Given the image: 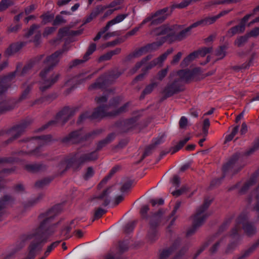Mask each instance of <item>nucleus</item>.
I'll list each match as a JSON object with an SVG mask.
<instances>
[{
  "mask_svg": "<svg viewBox=\"0 0 259 259\" xmlns=\"http://www.w3.org/2000/svg\"><path fill=\"white\" fill-rule=\"evenodd\" d=\"M41 222L38 227L36 228L34 232V237L37 242V244L32 243L30 246V252L40 250L41 248V243L47 241V239L56 231V225H49L52 220L51 217L41 214L40 216Z\"/></svg>",
  "mask_w": 259,
  "mask_h": 259,
  "instance_id": "obj_1",
  "label": "nucleus"
},
{
  "mask_svg": "<svg viewBox=\"0 0 259 259\" xmlns=\"http://www.w3.org/2000/svg\"><path fill=\"white\" fill-rule=\"evenodd\" d=\"M153 36H160V40L149 44L138 51L135 55H141L144 53L158 49L167 39L174 35V30L167 25H162L155 29L151 32Z\"/></svg>",
  "mask_w": 259,
  "mask_h": 259,
  "instance_id": "obj_2",
  "label": "nucleus"
},
{
  "mask_svg": "<svg viewBox=\"0 0 259 259\" xmlns=\"http://www.w3.org/2000/svg\"><path fill=\"white\" fill-rule=\"evenodd\" d=\"M229 12L228 11H224L220 13L219 15L215 16H211L207 17L204 19H202L199 20L192 25H191L189 27L182 30L176 37V39L178 40H181L184 38L188 34V32L190 31V30L198 26H205L207 25H210L214 23L218 18H219L222 16L227 14Z\"/></svg>",
  "mask_w": 259,
  "mask_h": 259,
  "instance_id": "obj_3",
  "label": "nucleus"
},
{
  "mask_svg": "<svg viewBox=\"0 0 259 259\" xmlns=\"http://www.w3.org/2000/svg\"><path fill=\"white\" fill-rule=\"evenodd\" d=\"M127 105H124L120 108L118 111H115L117 108L116 104L112 103L108 106L105 107H99L93 113L92 117L93 118L106 116H114L119 113L122 112L125 110Z\"/></svg>",
  "mask_w": 259,
  "mask_h": 259,
  "instance_id": "obj_4",
  "label": "nucleus"
},
{
  "mask_svg": "<svg viewBox=\"0 0 259 259\" xmlns=\"http://www.w3.org/2000/svg\"><path fill=\"white\" fill-rule=\"evenodd\" d=\"M209 203H205L203 205L199 208L196 211L195 215L193 217L194 228L190 229L187 231V235H190L195 231L196 228L202 224L207 215L205 212V210L208 207Z\"/></svg>",
  "mask_w": 259,
  "mask_h": 259,
  "instance_id": "obj_5",
  "label": "nucleus"
},
{
  "mask_svg": "<svg viewBox=\"0 0 259 259\" xmlns=\"http://www.w3.org/2000/svg\"><path fill=\"white\" fill-rule=\"evenodd\" d=\"M253 14H247L245 16L243 19H242L240 24L232 28L229 31L228 34L230 36H232L236 33H241L243 32L245 30V27L246 26H249L250 25L258 22L259 21V17L256 18V19L253 20L249 23H247L248 20L250 19L251 17L253 16Z\"/></svg>",
  "mask_w": 259,
  "mask_h": 259,
  "instance_id": "obj_6",
  "label": "nucleus"
},
{
  "mask_svg": "<svg viewBox=\"0 0 259 259\" xmlns=\"http://www.w3.org/2000/svg\"><path fill=\"white\" fill-rule=\"evenodd\" d=\"M167 9L161 10L151 16L148 17L141 23V26H143L147 22H150L151 25H156L162 23L168 16Z\"/></svg>",
  "mask_w": 259,
  "mask_h": 259,
  "instance_id": "obj_7",
  "label": "nucleus"
},
{
  "mask_svg": "<svg viewBox=\"0 0 259 259\" xmlns=\"http://www.w3.org/2000/svg\"><path fill=\"white\" fill-rule=\"evenodd\" d=\"M62 51H57L52 55L48 57L45 62L47 65L49 66L50 67L48 69L44 70L41 72L40 76L42 78H45L47 72L53 66L56 65L59 61L60 58L62 54Z\"/></svg>",
  "mask_w": 259,
  "mask_h": 259,
  "instance_id": "obj_8",
  "label": "nucleus"
},
{
  "mask_svg": "<svg viewBox=\"0 0 259 259\" xmlns=\"http://www.w3.org/2000/svg\"><path fill=\"white\" fill-rule=\"evenodd\" d=\"M210 52V49L209 48H204L200 50L199 52L193 53L184 59V60L182 62L181 65L183 66H186L188 65L191 61L194 60L196 58L199 57V56L203 57Z\"/></svg>",
  "mask_w": 259,
  "mask_h": 259,
  "instance_id": "obj_9",
  "label": "nucleus"
},
{
  "mask_svg": "<svg viewBox=\"0 0 259 259\" xmlns=\"http://www.w3.org/2000/svg\"><path fill=\"white\" fill-rule=\"evenodd\" d=\"M38 28L39 26L33 25L28 32L25 34V36L28 38L32 35H34V38L30 40L33 41L36 45L39 43L41 38V32L38 30Z\"/></svg>",
  "mask_w": 259,
  "mask_h": 259,
  "instance_id": "obj_10",
  "label": "nucleus"
},
{
  "mask_svg": "<svg viewBox=\"0 0 259 259\" xmlns=\"http://www.w3.org/2000/svg\"><path fill=\"white\" fill-rule=\"evenodd\" d=\"M172 52L173 49L172 48L168 49L165 53L162 54L159 57L151 62L149 65L146 66V68L149 69L157 65H161L162 62L166 59L167 56L172 53Z\"/></svg>",
  "mask_w": 259,
  "mask_h": 259,
  "instance_id": "obj_11",
  "label": "nucleus"
},
{
  "mask_svg": "<svg viewBox=\"0 0 259 259\" xmlns=\"http://www.w3.org/2000/svg\"><path fill=\"white\" fill-rule=\"evenodd\" d=\"M59 77L58 74H55L51 79L42 80L40 83V89L43 91L50 88L58 80Z\"/></svg>",
  "mask_w": 259,
  "mask_h": 259,
  "instance_id": "obj_12",
  "label": "nucleus"
},
{
  "mask_svg": "<svg viewBox=\"0 0 259 259\" xmlns=\"http://www.w3.org/2000/svg\"><path fill=\"white\" fill-rule=\"evenodd\" d=\"M96 49V45L95 44H91L88 48V50L84 56V60H76L74 61L73 63L74 65H77L80 63L84 62L88 60L89 56L91 55Z\"/></svg>",
  "mask_w": 259,
  "mask_h": 259,
  "instance_id": "obj_13",
  "label": "nucleus"
},
{
  "mask_svg": "<svg viewBox=\"0 0 259 259\" xmlns=\"http://www.w3.org/2000/svg\"><path fill=\"white\" fill-rule=\"evenodd\" d=\"M127 16V14H121L117 16L114 19L107 23L106 25V29H109L113 25L122 22Z\"/></svg>",
  "mask_w": 259,
  "mask_h": 259,
  "instance_id": "obj_14",
  "label": "nucleus"
},
{
  "mask_svg": "<svg viewBox=\"0 0 259 259\" xmlns=\"http://www.w3.org/2000/svg\"><path fill=\"white\" fill-rule=\"evenodd\" d=\"M178 75L184 81H188L192 78L193 72L190 70H181L178 72Z\"/></svg>",
  "mask_w": 259,
  "mask_h": 259,
  "instance_id": "obj_15",
  "label": "nucleus"
},
{
  "mask_svg": "<svg viewBox=\"0 0 259 259\" xmlns=\"http://www.w3.org/2000/svg\"><path fill=\"white\" fill-rule=\"evenodd\" d=\"M113 189V187L109 188L107 190H106L99 197V199L101 200V204L106 205L109 203V200L107 199L106 197L107 195L111 193V191Z\"/></svg>",
  "mask_w": 259,
  "mask_h": 259,
  "instance_id": "obj_16",
  "label": "nucleus"
},
{
  "mask_svg": "<svg viewBox=\"0 0 259 259\" xmlns=\"http://www.w3.org/2000/svg\"><path fill=\"white\" fill-rule=\"evenodd\" d=\"M250 201L254 205V209L259 213V196L256 192L252 194Z\"/></svg>",
  "mask_w": 259,
  "mask_h": 259,
  "instance_id": "obj_17",
  "label": "nucleus"
},
{
  "mask_svg": "<svg viewBox=\"0 0 259 259\" xmlns=\"http://www.w3.org/2000/svg\"><path fill=\"white\" fill-rule=\"evenodd\" d=\"M210 125V122L208 119H205L203 122L202 134L206 137L208 134V128Z\"/></svg>",
  "mask_w": 259,
  "mask_h": 259,
  "instance_id": "obj_18",
  "label": "nucleus"
},
{
  "mask_svg": "<svg viewBox=\"0 0 259 259\" xmlns=\"http://www.w3.org/2000/svg\"><path fill=\"white\" fill-rule=\"evenodd\" d=\"M97 155L96 152H93L88 155H85L81 158V162H85L88 161L95 160L97 158Z\"/></svg>",
  "mask_w": 259,
  "mask_h": 259,
  "instance_id": "obj_19",
  "label": "nucleus"
},
{
  "mask_svg": "<svg viewBox=\"0 0 259 259\" xmlns=\"http://www.w3.org/2000/svg\"><path fill=\"white\" fill-rule=\"evenodd\" d=\"M22 45L21 44H14L10 46V47L7 50V53L8 54L15 53L19 50L21 48Z\"/></svg>",
  "mask_w": 259,
  "mask_h": 259,
  "instance_id": "obj_20",
  "label": "nucleus"
},
{
  "mask_svg": "<svg viewBox=\"0 0 259 259\" xmlns=\"http://www.w3.org/2000/svg\"><path fill=\"white\" fill-rule=\"evenodd\" d=\"M248 38L247 34L245 36L239 37L236 40L235 44L236 46L240 47L247 41Z\"/></svg>",
  "mask_w": 259,
  "mask_h": 259,
  "instance_id": "obj_21",
  "label": "nucleus"
},
{
  "mask_svg": "<svg viewBox=\"0 0 259 259\" xmlns=\"http://www.w3.org/2000/svg\"><path fill=\"white\" fill-rule=\"evenodd\" d=\"M158 237L157 232L155 230H150L148 234V238L149 241H153L156 240Z\"/></svg>",
  "mask_w": 259,
  "mask_h": 259,
  "instance_id": "obj_22",
  "label": "nucleus"
},
{
  "mask_svg": "<svg viewBox=\"0 0 259 259\" xmlns=\"http://www.w3.org/2000/svg\"><path fill=\"white\" fill-rule=\"evenodd\" d=\"M42 22L44 24L52 21L54 18V15L50 14H46L41 16Z\"/></svg>",
  "mask_w": 259,
  "mask_h": 259,
  "instance_id": "obj_23",
  "label": "nucleus"
},
{
  "mask_svg": "<svg viewBox=\"0 0 259 259\" xmlns=\"http://www.w3.org/2000/svg\"><path fill=\"white\" fill-rule=\"evenodd\" d=\"M189 139L190 138L189 137H185L184 139L180 141L179 144L177 145L176 150L174 151V152H177L181 148H182L183 146L189 140Z\"/></svg>",
  "mask_w": 259,
  "mask_h": 259,
  "instance_id": "obj_24",
  "label": "nucleus"
},
{
  "mask_svg": "<svg viewBox=\"0 0 259 259\" xmlns=\"http://www.w3.org/2000/svg\"><path fill=\"white\" fill-rule=\"evenodd\" d=\"M235 164V160L232 159L230 160L228 163H227L223 167V170L224 171H226L230 168H234Z\"/></svg>",
  "mask_w": 259,
  "mask_h": 259,
  "instance_id": "obj_25",
  "label": "nucleus"
},
{
  "mask_svg": "<svg viewBox=\"0 0 259 259\" xmlns=\"http://www.w3.org/2000/svg\"><path fill=\"white\" fill-rule=\"evenodd\" d=\"M60 242L57 241L53 243L51 245H50L49 246H48L46 251L45 253V257H47L49 253L52 251V250L55 248L56 247H57Z\"/></svg>",
  "mask_w": 259,
  "mask_h": 259,
  "instance_id": "obj_26",
  "label": "nucleus"
},
{
  "mask_svg": "<svg viewBox=\"0 0 259 259\" xmlns=\"http://www.w3.org/2000/svg\"><path fill=\"white\" fill-rule=\"evenodd\" d=\"M190 4V2L187 0H184L178 4L173 5V8H184L187 7Z\"/></svg>",
  "mask_w": 259,
  "mask_h": 259,
  "instance_id": "obj_27",
  "label": "nucleus"
},
{
  "mask_svg": "<svg viewBox=\"0 0 259 259\" xmlns=\"http://www.w3.org/2000/svg\"><path fill=\"white\" fill-rule=\"evenodd\" d=\"M143 26H141V23L139 25L138 27H135L131 31L128 32L124 36L125 39L127 38L129 36L135 35L137 32L139 30L140 28H141Z\"/></svg>",
  "mask_w": 259,
  "mask_h": 259,
  "instance_id": "obj_28",
  "label": "nucleus"
},
{
  "mask_svg": "<svg viewBox=\"0 0 259 259\" xmlns=\"http://www.w3.org/2000/svg\"><path fill=\"white\" fill-rule=\"evenodd\" d=\"M225 47H222L216 52V55L218 57L219 59H222L224 58L226 55Z\"/></svg>",
  "mask_w": 259,
  "mask_h": 259,
  "instance_id": "obj_29",
  "label": "nucleus"
},
{
  "mask_svg": "<svg viewBox=\"0 0 259 259\" xmlns=\"http://www.w3.org/2000/svg\"><path fill=\"white\" fill-rule=\"evenodd\" d=\"M188 124V119L185 116H182L179 121V125L181 128H185Z\"/></svg>",
  "mask_w": 259,
  "mask_h": 259,
  "instance_id": "obj_30",
  "label": "nucleus"
},
{
  "mask_svg": "<svg viewBox=\"0 0 259 259\" xmlns=\"http://www.w3.org/2000/svg\"><path fill=\"white\" fill-rule=\"evenodd\" d=\"M94 174V170L92 167H89L84 175L85 179L87 180L92 177Z\"/></svg>",
  "mask_w": 259,
  "mask_h": 259,
  "instance_id": "obj_31",
  "label": "nucleus"
},
{
  "mask_svg": "<svg viewBox=\"0 0 259 259\" xmlns=\"http://www.w3.org/2000/svg\"><path fill=\"white\" fill-rule=\"evenodd\" d=\"M12 2V0H2L1 2V10L7 8Z\"/></svg>",
  "mask_w": 259,
  "mask_h": 259,
  "instance_id": "obj_32",
  "label": "nucleus"
},
{
  "mask_svg": "<svg viewBox=\"0 0 259 259\" xmlns=\"http://www.w3.org/2000/svg\"><path fill=\"white\" fill-rule=\"evenodd\" d=\"M248 36L249 37H256L259 35V27H256L251 30L247 33Z\"/></svg>",
  "mask_w": 259,
  "mask_h": 259,
  "instance_id": "obj_33",
  "label": "nucleus"
},
{
  "mask_svg": "<svg viewBox=\"0 0 259 259\" xmlns=\"http://www.w3.org/2000/svg\"><path fill=\"white\" fill-rule=\"evenodd\" d=\"M55 30V28L53 27H47L45 29L43 33V36L44 37H46L52 33Z\"/></svg>",
  "mask_w": 259,
  "mask_h": 259,
  "instance_id": "obj_34",
  "label": "nucleus"
},
{
  "mask_svg": "<svg viewBox=\"0 0 259 259\" xmlns=\"http://www.w3.org/2000/svg\"><path fill=\"white\" fill-rule=\"evenodd\" d=\"M156 85L155 83H152L147 86L144 91V94H147L150 93Z\"/></svg>",
  "mask_w": 259,
  "mask_h": 259,
  "instance_id": "obj_35",
  "label": "nucleus"
},
{
  "mask_svg": "<svg viewBox=\"0 0 259 259\" xmlns=\"http://www.w3.org/2000/svg\"><path fill=\"white\" fill-rule=\"evenodd\" d=\"M108 29H106V26L97 34V35L95 37L94 40L95 41H97L99 39L102 34H103L105 32H106Z\"/></svg>",
  "mask_w": 259,
  "mask_h": 259,
  "instance_id": "obj_36",
  "label": "nucleus"
},
{
  "mask_svg": "<svg viewBox=\"0 0 259 259\" xmlns=\"http://www.w3.org/2000/svg\"><path fill=\"white\" fill-rule=\"evenodd\" d=\"M167 73V69H165L163 70H162L161 71H160L157 77L159 80H162L166 75Z\"/></svg>",
  "mask_w": 259,
  "mask_h": 259,
  "instance_id": "obj_37",
  "label": "nucleus"
},
{
  "mask_svg": "<svg viewBox=\"0 0 259 259\" xmlns=\"http://www.w3.org/2000/svg\"><path fill=\"white\" fill-rule=\"evenodd\" d=\"M171 182L174 187H177L180 183L179 177L177 176H175Z\"/></svg>",
  "mask_w": 259,
  "mask_h": 259,
  "instance_id": "obj_38",
  "label": "nucleus"
},
{
  "mask_svg": "<svg viewBox=\"0 0 259 259\" xmlns=\"http://www.w3.org/2000/svg\"><path fill=\"white\" fill-rule=\"evenodd\" d=\"M106 212V211L102 208H99L97 210L95 213V216L97 218H99L102 216Z\"/></svg>",
  "mask_w": 259,
  "mask_h": 259,
  "instance_id": "obj_39",
  "label": "nucleus"
},
{
  "mask_svg": "<svg viewBox=\"0 0 259 259\" xmlns=\"http://www.w3.org/2000/svg\"><path fill=\"white\" fill-rule=\"evenodd\" d=\"M186 190V188H183L181 189L177 190L176 191H171V194L175 196H178L180 195L181 194H182L185 190Z\"/></svg>",
  "mask_w": 259,
  "mask_h": 259,
  "instance_id": "obj_40",
  "label": "nucleus"
},
{
  "mask_svg": "<svg viewBox=\"0 0 259 259\" xmlns=\"http://www.w3.org/2000/svg\"><path fill=\"white\" fill-rule=\"evenodd\" d=\"M152 205L155 206L156 204L161 205L164 203V200L162 198L159 199H153L151 201Z\"/></svg>",
  "mask_w": 259,
  "mask_h": 259,
  "instance_id": "obj_41",
  "label": "nucleus"
},
{
  "mask_svg": "<svg viewBox=\"0 0 259 259\" xmlns=\"http://www.w3.org/2000/svg\"><path fill=\"white\" fill-rule=\"evenodd\" d=\"M63 22H64V20L62 17L61 16H57L53 22V24L54 25H57Z\"/></svg>",
  "mask_w": 259,
  "mask_h": 259,
  "instance_id": "obj_42",
  "label": "nucleus"
},
{
  "mask_svg": "<svg viewBox=\"0 0 259 259\" xmlns=\"http://www.w3.org/2000/svg\"><path fill=\"white\" fill-rule=\"evenodd\" d=\"M112 56H112V54L111 53V52H109L105 55L101 56L100 58V60L101 61L108 60H109L110 59H111Z\"/></svg>",
  "mask_w": 259,
  "mask_h": 259,
  "instance_id": "obj_43",
  "label": "nucleus"
},
{
  "mask_svg": "<svg viewBox=\"0 0 259 259\" xmlns=\"http://www.w3.org/2000/svg\"><path fill=\"white\" fill-rule=\"evenodd\" d=\"M182 56V53L181 52L178 53L174 57L171 61L172 64H175L179 62Z\"/></svg>",
  "mask_w": 259,
  "mask_h": 259,
  "instance_id": "obj_44",
  "label": "nucleus"
},
{
  "mask_svg": "<svg viewBox=\"0 0 259 259\" xmlns=\"http://www.w3.org/2000/svg\"><path fill=\"white\" fill-rule=\"evenodd\" d=\"M107 100V99L105 96H103L102 97L97 98L96 99L97 102L99 104H101L104 102H106Z\"/></svg>",
  "mask_w": 259,
  "mask_h": 259,
  "instance_id": "obj_45",
  "label": "nucleus"
},
{
  "mask_svg": "<svg viewBox=\"0 0 259 259\" xmlns=\"http://www.w3.org/2000/svg\"><path fill=\"white\" fill-rule=\"evenodd\" d=\"M35 8V7L34 5H31L28 7L26 8L25 12L26 14H28L30 13L32 11H33Z\"/></svg>",
  "mask_w": 259,
  "mask_h": 259,
  "instance_id": "obj_46",
  "label": "nucleus"
},
{
  "mask_svg": "<svg viewBox=\"0 0 259 259\" xmlns=\"http://www.w3.org/2000/svg\"><path fill=\"white\" fill-rule=\"evenodd\" d=\"M247 131V126L246 123H243L241 126L240 133L242 135L245 134Z\"/></svg>",
  "mask_w": 259,
  "mask_h": 259,
  "instance_id": "obj_47",
  "label": "nucleus"
},
{
  "mask_svg": "<svg viewBox=\"0 0 259 259\" xmlns=\"http://www.w3.org/2000/svg\"><path fill=\"white\" fill-rule=\"evenodd\" d=\"M118 8H111V9H108L106 12V13H105V17H107L111 14H112L113 13V12L115 11V10H117Z\"/></svg>",
  "mask_w": 259,
  "mask_h": 259,
  "instance_id": "obj_48",
  "label": "nucleus"
},
{
  "mask_svg": "<svg viewBox=\"0 0 259 259\" xmlns=\"http://www.w3.org/2000/svg\"><path fill=\"white\" fill-rule=\"evenodd\" d=\"M71 0H60L58 2V5L60 6L65 5L69 3Z\"/></svg>",
  "mask_w": 259,
  "mask_h": 259,
  "instance_id": "obj_49",
  "label": "nucleus"
},
{
  "mask_svg": "<svg viewBox=\"0 0 259 259\" xmlns=\"http://www.w3.org/2000/svg\"><path fill=\"white\" fill-rule=\"evenodd\" d=\"M170 254V251L169 250H164L162 251L161 254V257L162 258H164L166 256H168Z\"/></svg>",
  "mask_w": 259,
  "mask_h": 259,
  "instance_id": "obj_50",
  "label": "nucleus"
},
{
  "mask_svg": "<svg viewBox=\"0 0 259 259\" xmlns=\"http://www.w3.org/2000/svg\"><path fill=\"white\" fill-rule=\"evenodd\" d=\"M148 210H149L148 206L147 205H144L142 208L141 213L142 214H144V213H147Z\"/></svg>",
  "mask_w": 259,
  "mask_h": 259,
  "instance_id": "obj_51",
  "label": "nucleus"
},
{
  "mask_svg": "<svg viewBox=\"0 0 259 259\" xmlns=\"http://www.w3.org/2000/svg\"><path fill=\"white\" fill-rule=\"evenodd\" d=\"M191 115L194 117H197L198 112L197 110L193 109L191 111Z\"/></svg>",
  "mask_w": 259,
  "mask_h": 259,
  "instance_id": "obj_52",
  "label": "nucleus"
},
{
  "mask_svg": "<svg viewBox=\"0 0 259 259\" xmlns=\"http://www.w3.org/2000/svg\"><path fill=\"white\" fill-rule=\"evenodd\" d=\"M238 130H239V127L238 126L234 127L233 131L231 134H232L233 136H235L236 135V134L238 133Z\"/></svg>",
  "mask_w": 259,
  "mask_h": 259,
  "instance_id": "obj_53",
  "label": "nucleus"
},
{
  "mask_svg": "<svg viewBox=\"0 0 259 259\" xmlns=\"http://www.w3.org/2000/svg\"><path fill=\"white\" fill-rule=\"evenodd\" d=\"M120 50H121L120 49L116 48L114 50L110 51V52L112 54V56H113L114 55H116V54H119L120 53Z\"/></svg>",
  "mask_w": 259,
  "mask_h": 259,
  "instance_id": "obj_54",
  "label": "nucleus"
},
{
  "mask_svg": "<svg viewBox=\"0 0 259 259\" xmlns=\"http://www.w3.org/2000/svg\"><path fill=\"white\" fill-rule=\"evenodd\" d=\"M181 203L180 202H177L174 207V209L173 210V213H175L177 210L179 208L180 206Z\"/></svg>",
  "mask_w": 259,
  "mask_h": 259,
  "instance_id": "obj_55",
  "label": "nucleus"
},
{
  "mask_svg": "<svg viewBox=\"0 0 259 259\" xmlns=\"http://www.w3.org/2000/svg\"><path fill=\"white\" fill-rule=\"evenodd\" d=\"M234 137V136H233L232 134H230L229 135H228L226 137V141H230L233 139Z\"/></svg>",
  "mask_w": 259,
  "mask_h": 259,
  "instance_id": "obj_56",
  "label": "nucleus"
},
{
  "mask_svg": "<svg viewBox=\"0 0 259 259\" xmlns=\"http://www.w3.org/2000/svg\"><path fill=\"white\" fill-rule=\"evenodd\" d=\"M234 137V136H233L232 134H230L229 135H228L226 137V141H230L233 139Z\"/></svg>",
  "mask_w": 259,
  "mask_h": 259,
  "instance_id": "obj_57",
  "label": "nucleus"
},
{
  "mask_svg": "<svg viewBox=\"0 0 259 259\" xmlns=\"http://www.w3.org/2000/svg\"><path fill=\"white\" fill-rule=\"evenodd\" d=\"M79 4H75L73 6H72V7H71V10H72V11H76V10H77V9H78V8H79Z\"/></svg>",
  "mask_w": 259,
  "mask_h": 259,
  "instance_id": "obj_58",
  "label": "nucleus"
},
{
  "mask_svg": "<svg viewBox=\"0 0 259 259\" xmlns=\"http://www.w3.org/2000/svg\"><path fill=\"white\" fill-rule=\"evenodd\" d=\"M113 35H114V32L108 33L104 36V38L105 39H106Z\"/></svg>",
  "mask_w": 259,
  "mask_h": 259,
  "instance_id": "obj_59",
  "label": "nucleus"
},
{
  "mask_svg": "<svg viewBox=\"0 0 259 259\" xmlns=\"http://www.w3.org/2000/svg\"><path fill=\"white\" fill-rule=\"evenodd\" d=\"M243 115H244V112H242V113H241L237 117H236V121H239L243 117Z\"/></svg>",
  "mask_w": 259,
  "mask_h": 259,
  "instance_id": "obj_60",
  "label": "nucleus"
},
{
  "mask_svg": "<svg viewBox=\"0 0 259 259\" xmlns=\"http://www.w3.org/2000/svg\"><path fill=\"white\" fill-rule=\"evenodd\" d=\"M214 108H211L210 110L204 113V116L211 115L214 111Z\"/></svg>",
  "mask_w": 259,
  "mask_h": 259,
  "instance_id": "obj_61",
  "label": "nucleus"
},
{
  "mask_svg": "<svg viewBox=\"0 0 259 259\" xmlns=\"http://www.w3.org/2000/svg\"><path fill=\"white\" fill-rule=\"evenodd\" d=\"M76 234L78 237H81L82 236L83 233L81 231L77 230L76 232Z\"/></svg>",
  "mask_w": 259,
  "mask_h": 259,
  "instance_id": "obj_62",
  "label": "nucleus"
},
{
  "mask_svg": "<svg viewBox=\"0 0 259 259\" xmlns=\"http://www.w3.org/2000/svg\"><path fill=\"white\" fill-rule=\"evenodd\" d=\"M206 140L205 138H204L203 139H201L199 141V144L200 146H203V143Z\"/></svg>",
  "mask_w": 259,
  "mask_h": 259,
  "instance_id": "obj_63",
  "label": "nucleus"
},
{
  "mask_svg": "<svg viewBox=\"0 0 259 259\" xmlns=\"http://www.w3.org/2000/svg\"><path fill=\"white\" fill-rule=\"evenodd\" d=\"M213 36H210L209 37H207L206 39H205V41L206 42H209V41H211L213 40Z\"/></svg>",
  "mask_w": 259,
  "mask_h": 259,
  "instance_id": "obj_64",
  "label": "nucleus"
}]
</instances>
